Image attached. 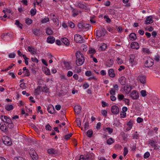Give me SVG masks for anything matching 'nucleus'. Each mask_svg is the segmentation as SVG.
Returning a JSON list of instances; mask_svg holds the SVG:
<instances>
[{"label": "nucleus", "instance_id": "nucleus-25", "mask_svg": "<svg viewBox=\"0 0 160 160\" xmlns=\"http://www.w3.org/2000/svg\"><path fill=\"white\" fill-rule=\"evenodd\" d=\"M61 41L63 43L67 45L68 46L69 44V42L67 38H62L61 39Z\"/></svg>", "mask_w": 160, "mask_h": 160}, {"label": "nucleus", "instance_id": "nucleus-22", "mask_svg": "<svg viewBox=\"0 0 160 160\" xmlns=\"http://www.w3.org/2000/svg\"><path fill=\"white\" fill-rule=\"evenodd\" d=\"M109 76L111 78H114L115 76L114 70L112 69H110L108 71Z\"/></svg>", "mask_w": 160, "mask_h": 160}, {"label": "nucleus", "instance_id": "nucleus-60", "mask_svg": "<svg viewBox=\"0 0 160 160\" xmlns=\"http://www.w3.org/2000/svg\"><path fill=\"white\" fill-rule=\"evenodd\" d=\"M150 155V153L148 152H147L144 154V158H147Z\"/></svg>", "mask_w": 160, "mask_h": 160}, {"label": "nucleus", "instance_id": "nucleus-13", "mask_svg": "<svg viewBox=\"0 0 160 160\" xmlns=\"http://www.w3.org/2000/svg\"><path fill=\"white\" fill-rule=\"evenodd\" d=\"M74 112L76 114H78L81 112L82 108L79 105H76L74 107Z\"/></svg>", "mask_w": 160, "mask_h": 160}, {"label": "nucleus", "instance_id": "nucleus-51", "mask_svg": "<svg viewBox=\"0 0 160 160\" xmlns=\"http://www.w3.org/2000/svg\"><path fill=\"white\" fill-rule=\"evenodd\" d=\"M116 60L117 63L118 64H121L123 62V61L122 60V59L118 57L117 58Z\"/></svg>", "mask_w": 160, "mask_h": 160}, {"label": "nucleus", "instance_id": "nucleus-57", "mask_svg": "<svg viewBox=\"0 0 160 160\" xmlns=\"http://www.w3.org/2000/svg\"><path fill=\"white\" fill-rule=\"evenodd\" d=\"M46 129L48 131H51L52 129V127L50 126V125L49 124H48L46 126Z\"/></svg>", "mask_w": 160, "mask_h": 160}, {"label": "nucleus", "instance_id": "nucleus-11", "mask_svg": "<svg viewBox=\"0 0 160 160\" xmlns=\"http://www.w3.org/2000/svg\"><path fill=\"white\" fill-rule=\"evenodd\" d=\"M0 118L1 120L4 122L7 123V122H9L11 119L9 117L7 116L2 115L0 117Z\"/></svg>", "mask_w": 160, "mask_h": 160}, {"label": "nucleus", "instance_id": "nucleus-42", "mask_svg": "<svg viewBox=\"0 0 160 160\" xmlns=\"http://www.w3.org/2000/svg\"><path fill=\"white\" fill-rule=\"evenodd\" d=\"M157 142H156L152 140H150L149 141V144L152 147L155 146V144Z\"/></svg>", "mask_w": 160, "mask_h": 160}, {"label": "nucleus", "instance_id": "nucleus-7", "mask_svg": "<svg viewBox=\"0 0 160 160\" xmlns=\"http://www.w3.org/2000/svg\"><path fill=\"white\" fill-rule=\"evenodd\" d=\"M123 88L124 91L127 94H129L132 89V86L128 85L124 86Z\"/></svg>", "mask_w": 160, "mask_h": 160}, {"label": "nucleus", "instance_id": "nucleus-28", "mask_svg": "<svg viewBox=\"0 0 160 160\" xmlns=\"http://www.w3.org/2000/svg\"><path fill=\"white\" fill-rule=\"evenodd\" d=\"M83 28L86 29V31H87L89 29L92 28V27L90 24L86 23H83Z\"/></svg>", "mask_w": 160, "mask_h": 160}, {"label": "nucleus", "instance_id": "nucleus-5", "mask_svg": "<svg viewBox=\"0 0 160 160\" xmlns=\"http://www.w3.org/2000/svg\"><path fill=\"white\" fill-rule=\"evenodd\" d=\"M153 64V60L151 59H148L146 61L145 66V67L148 68L152 66Z\"/></svg>", "mask_w": 160, "mask_h": 160}, {"label": "nucleus", "instance_id": "nucleus-46", "mask_svg": "<svg viewBox=\"0 0 160 160\" xmlns=\"http://www.w3.org/2000/svg\"><path fill=\"white\" fill-rule=\"evenodd\" d=\"M142 52L147 53H150V51L149 49L147 48H143L142 50Z\"/></svg>", "mask_w": 160, "mask_h": 160}, {"label": "nucleus", "instance_id": "nucleus-37", "mask_svg": "<svg viewBox=\"0 0 160 160\" xmlns=\"http://www.w3.org/2000/svg\"><path fill=\"white\" fill-rule=\"evenodd\" d=\"M40 86H38L37 88L35 90V93H36L37 94H39L41 92L40 91Z\"/></svg>", "mask_w": 160, "mask_h": 160}, {"label": "nucleus", "instance_id": "nucleus-47", "mask_svg": "<svg viewBox=\"0 0 160 160\" xmlns=\"http://www.w3.org/2000/svg\"><path fill=\"white\" fill-rule=\"evenodd\" d=\"M128 151L127 148L125 147L124 148L123 156H126L128 152Z\"/></svg>", "mask_w": 160, "mask_h": 160}, {"label": "nucleus", "instance_id": "nucleus-36", "mask_svg": "<svg viewBox=\"0 0 160 160\" xmlns=\"http://www.w3.org/2000/svg\"><path fill=\"white\" fill-rule=\"evenodd\" d=\"M44 73L47 75H50V70L46 67L44 68Z\"/></svg>", "mask_w": 160, "mask_h": 160}, {"label": "nucleus", "instance_id": "nucleus-12", "mask_svg": "<svg viewBox=\"0 0 160 160\" xmlns=\"http://www.w3.org/2000/svg\"><path fill=\"white\" fill-rule=\"evenodd\" d=\"M47 109L48 112L51 114H53L55 111L54 107L51 104L49 105L48 106Z\"/></svg>", "mask_w": 160, "mask_h": 160}, {"label": "nucleus", "instance_id": "nucleus-4", "mask_svg": "<svg viewBox=\"0 0 160 160\" xmlns=\"http://www.w3.org/2000/svg\"><path fill=\"white\" fill-rule=\"evenodd\" d=\"M130 95L133 99H137L139 98V94L138 92L136 90H133L130 93Z\"/></svg>", "mask_w": 160, "mask_h": 160}, {"label": "nucleus", "instance_id": "nucleus-63", "mask_svg": "<svg viewBox=\"0 0 160 160\" xmlns=\"http://www.w3.org/2000/svg\"><path fill=\"white\" fill-rule=\"evenodd\" d=\"M85 75L87 76H90L92 75V72L91 71H87L85 72Z\"/></svg>", "mask_w": 160, "mask_h": 160}, {"label": "nucleus", "instance_id": "nucleus-15", "mask_svg": "<svg viewBox=\"0 0 160 160\" xmlns=\"http://www.w3.org/2000/svg\"><path fill=\"white\" fill-rule=\"evenodd\" d=\"M153 20L152 17L151 16H149L146 18V20L145 22V23L146 24H148L152 23Z\"/></svg>", "mask_w": 160, "mask_h": 160}, {"label": "nucleus", "instance_id": "nucleus-44", "mask_svg": "<svg viewBox=\"0 0 160 160\" xmlns=\"http://www.w3.org/2000/svg\"><path fill=\"white\" fill-rule=\"evenodd\" d=\"M140 93L142 97H145L147 95V92L145 90H142L140 91Z\"/></svg>", "mask_w": 160, "mask_h": 160}, {"label": "nucleus", "instance_id": "nucleus-32", "mask_svg": "<svg viewBox=\"0 0 160 160\" xmlns=\"http://www.w3.org/2000/svg\"><path fill=\"white\" fill-rule=\"evenodd\" d=\"M113 63V60L110 59L107 61V65L109 67H111Z\"/></svg>", "mask_w": 160, "mask_h": 160}, {"label": "nucleus", "instance_id": "nucleus-19", "mask_svg": "<svg viewBox=\"0 0 160 160\" xmlns=\"http://www.w3.org/2000/svg\"><path fill=\"white\" fill-rule=\"evenodd\" d=\"M131 47L132 49H138L139 48V45L138 43L136 42H133L131 43Z\"/></svg>", "mask_w": 160, "mask_h": 160}, {"label": "nucleus", "instance_id": "nucleus-33", "mask_svg": "<svg viewBox=\"0 0 160 160\" xmlns=\"http://www.w3.org/2000/svg\"><path fill=\"white\" fill-rule=\"evenodd\" d=\"M35 7V4H34ZM37 10L35 7L34 9H32L30 11V13L31 16H33L35 15L36 13Z\"/></svg>", "mask_w": 160, "mask_h": 160}, {"label": "nucleus", "instance_id": "nucleus-64", "mask_svg": "<svg viewBox=\"0 0 160 160\" xmlns=\"http://www.w3.org/2000/svg\"><path fill=\"white\" fill-rule=\"evenodd\" d=\"M14 160H25V159L21 157H15Z\"/></svg>", "mask_w": 160, "mask_h": 160}, {"label": "nucleus", "instance_id": "nucleus-2", "mask_svg": "<svg viewBox=\"0 0 160 160\" xmlns=\"http://www.w3.org/2000/svg\"><path fill=\"white\" fill-rule=\"evenodd\" d=\"M3 143L8 146L12 144V142L11 141V139L7 136L3 137L2 139Z\"/></svg>", "mask_w": 160, "mask_h": 160}, {"label": "nucleus", "instance_id": "nucleus-38", "mask_svg": "<svg viewBox=\"0 0 160 160\" xmlns=\"http://www.w3.org/2000/svg\"><path fill=\"white\" fill-rule=\"evenodd\" d=\"M46 33L48 35H50L53 34V32L51 29L49 28H48L47 29Z\"/></svg>", "mask_w": 160, "mask_h": 160}, {"label": "nucleus", "instance_id": "nucleus-41", "mask_svg": "<svg viewBox=\"0 0 160 160\" xmlns=\"http://www.w3.org/2000/svg\"><path fill=\"white\" fill-rule=\"evenodd\" d=\"M88 52L90 54H94L96 53V51L94 49L90 48L89 49Z\"/></svg>", "mask_w": 160, "mask_h": 160}, {"label": "nucleus", "instance_id": "nucleus-34", "mask_svg": "<svg viewBox=\"0 0 160 160\" xmlns=\"http://www.w3.org/2000/svg\"><path fill=\"white\" fill-rule=\"evenodd\" d=\"M65 68L68 69H71V67L68 62L64 61L63 62Z\"/></svg>", "mask_w": 160, "mask_h": 160}, {"label": "nucleus", "instance_id": "nucleus-9", "mask_svg": "<svg viewBox=\"0 0 160 160\" xmlns=\"http://www.w3.org/2000/svg\"><path fill=\"white\" fill-rule=\"evenodd\" d=\"M137 78L141 83L144 84L146 83V77L144 75H139Z\"/></svg>", "mask_w": 160, "mask_h": 160}, {"label": "nucleus", "instance_id": "nucleus-54", "mask_svg": "<svg viewBox=\"0 0 160 160\" xmlns=\"http://www.w3.org/2000/svg\"><path fill=\"white\" fill-rule=\"evenodd\" d=\"M72 135V133H70L69 134H67L65 136V139L66 140L69 139Z\"/></svg>", "mask_w": 160, "mask_h": 160}, {"label": "nucleus", "instance_id": "nucleus-24", "mask_svg": "<svg viewBox=\"0 0 160 160\" xmlns=\"http://www.w3.org/2000/svg\"><path fill=\"white\" fill-rule=\"evenodd\" d=\"M92 155L90 153L87 154L84 157L85 160H92Z\"/></svg>", "mask_w": 160, "mask_h": 160}, {"label": "nucleus", "instance_id": "nucleus-31", "mask_svg": "<svg viewBox=\"0 0 160 160\" xmlns=\"http://www.w3.org/2000/svg\"><path fill=\"white\" fill-rule=\"evenodd\" d=\"M10 121L9 122H7L6 123H8V128L10 129H12L13 128L14 124L11 119H10Z\"/></svg>", "mask_w": 160, "mask_h": 160}, {"label": "nucleus", "instance_id": "nucleus-21", "mask_svg": "<svg viewBox=\"0 0 160 160\" xmlns=\"http://www.w3.org/2000/svg\"><path fill=\"white\" fill-rule=\"evenodd\" d=\"M28 51L30 52L31 54H35L36 53L37 50L35 49L34 48L32 47L29 46L28 48Z\"/></svg>", "mask_w": 160, "mask_h": 160}, {"label": "nucleus", "instance_id": "nucleus-18", "mask_svg": "<svg viewBox=\"0 0 160 160\" xmlns=\"http://www.w3.org/2000/svg\"><path fill=\"white\" fill-rule=\"evenodd\" d=\"M33 33L37 36H40L42 34V31L38 29H35L34 30Z\"/></svg>", "mask_w": 160, "mask_h": 160}, {"label": "nucleus", "instance_id": "nucleus-50", "mask_svg": "<svg viewBox=\"0 0 160 160\" xmlns=\"http://www.w3.org/2000/svg\"><path fill=\"white\" fill-rule=\"evenodd\" d=\"M42 91L43 92L47 93L48 92V89L46 87H43L42 88Z\"/></svg>", "mask_w": 160, "mask_h": 160}, {"label": "nucleus", "instance_id": "nucleus-10", "mask_svg": "<svg viewBox=\"0 0 160 160\" xmlns=\"http://www.w3.org/2000/svg\"><path fill=\"white\" fill-rule=\"evenodd\" d=\"M72 13V16L73 17H75L78 15L80 13V11H78L77 9L74 8H73L71 7Z\"/></svg>", "mask_w": 160, "mask_h": 160}, {"label": "nucleus", "instance_id": "nucleus-20", "mask_svg": "<svg viewBox=\"0 0 160 160\" xmlns=\"http://www.w3.org/2000/svg\"><path fill=\"white\" fill-rule=\"evenodd\" d=\"M55 41V39L52 36H49L47 38V42L48 43H53Z\"/></svg>", "mask_w": 160, "mask_h": 160}, {"label": "nucleus", "instance_id": "nucleus-53", "mask_svg": "<svg viewBox=\"0 0 160 160\" xmlns=\"http://www.w3.org/2000/svg\"><path fill=\"white\" fill-rule=\"evenodd\" d=\"M77 126L79 127H80L81 126V121L79 118H77L76 120Z\"/></svg>", "mask_w": 160, "mask_h": 160}, {"label": "nucleus", "instance_id": "nucleus-39", "mask_svg": "<svg viewBox=\"0 0 160 160\" xmlns=\"http://www.w3.org/2000/svg\"><path fill=\"white\" fill-rule=\"evenodd\" d=\"M114 142V140L112 138H109L107 141V143L109 145H111Z\"/></svg>", "mask_w": 160, "mask_h": 160}, {"label": "nucleus", "instance_id": "nucleus-8", "mask_svg": "<svg viewBox=\"0 0 160 160\" xmlns=\"http://www.w3.org/2000/svg\"><path fill=\"white\" fill-rule=\"evenodd\" d=\"M112 112L114 114H118L119 112L118 107L116 105H113L111 107Z\"/></svg>", "mask_w": 160, "mask_h": 160}, {"label": "nucleus", "instance_id": "nucleus-14", "mask_svg": "<svg viewBox=\"0 0 160 160\" xmlns=\"http://www.w3.org/2000/svg\"><path fill=\"white\" fill-rule=\"evenodd\" d=\"M119 81L122 85H125L126 84V79L124 77L122 76L118 79Z\"/></svg>", "mask_w": 160, "mask_h": 160}, {"label": "nucleus", "instance_id": "nucleus-23", "mask_svg": "<svg viewBox=\"0 0 160 160\" xmlns=\"http://www.w3.org/2000/svg\"><path fill=\"white\" fill-rule=\"evenodd\" d=\"M48 152L50 154H56L58 153L57 150H55L53 148H50L48 149Z\"/></svg>", "mask_w": 160, "mask_h": 160}, {"label": "nucleus", "instance_id": "nucleus-27", "mask_svg": "<svg viewBox=\"0 0 160 160\" xmlns=\"http://www.w3.org/2000/svg\"><path fill=\"white\" fill-rule=\"evenodd\" d=\"M129 38L131 40L133 41L136 39L137 37L136 34L134 33H131L129 35Z\"/></svg>", "mask_w": 160, "mask_h": 160}, {"label": "nucleus", "instance_id": "nucleus-43", "mask_svg": "<svg viewBox=\"0 0 160 160\" xmlns=\"http://www.w3.org/2000/svg\"><path fill=\"white\" fill-rule=\"evenodd\" d=\"M100 48H101V51H104L107 48L106 45L105 43H103L100 46Z\"/></svg>", "mask_w": 160, "mask_h": 160}, {"label": "nucleus", "instance_id": "nucleus-1", "mask_svg": "<svg viewBox=\"0 0 160 160\" xmlns=\"http://www.w3.org/2000/svg\"><path fill=\"white\" fill-rule=\"evenodd\" d=\"M76 63L78 66H80L82 65L85 61L84 55L80 51H78L76 53Z\"/></svg>", "mask_w": 160, "mask_h": 160}, {"label": "nucleus", "instance_id": "nucleus-16", "mask_svg": "<svg viewBox=\"0 0 160 160\" xmlns=\"http://www.w3.org/2000/svg\"><path fill=\"white\" fill-rule=\"evenodd\" d=\"M76 4L77 6L78 7L80 8L83 9H86V6L85 5L82 3L81 2H77Z\"/></svg>", "mask_w": 160, "mask_h": 160}, {"label": "nucleus", "instance_id": "nucleus-26", "mask_svg": "<svg viewBox=\"0 0 160 160\" xmlns=\"http://www.w3.org/2000/svg\"><path fill=\"white\" fill-rule=\"evenodd\" d=\"M130 59H129V62L132 63L135 62V56L134 54H131L130 56Z\"/></svg>", "mask_w": 160, "mask_h": 160}, {"label": "nucleus", "instance_id": "nucleus-56", "mask_svg": "<svg viewBox=\"0 0 160 160\" xmlns=\"http://www.w3.org/2000/svg\"><path fill=\"white\" fill-rule=\"evenodd\" d=\"M49 21V19L48 18H45L41 21L42 23H45Z\"/></svg>", "mask_w": 160, "mask_h": 160}, {"label": "nucleus", "instance_id": "nucleus-29", "mask_svg": "<svg viewBox=\"0 0 160 160\" xmlns=\"http://www.w3.org/2000/svg\"><path fill=\"white\" fill-rule=\"evenodd\" d=\"M96 37L97 38H99L102 36H103V34L102 33L101 31L97 29L96 30Z\"/></svg>", "mask_w": 160, "mask_h": 160}, {"label": "nucleus", "instance_id": "nucleus-45", "mask_svg": "<svg viewBox=\"0 0 160 160\" xmlns=\"http://www.w3.org/2000/svg\"><path fill=\"white\" fill-rule=\"evenodd\" d=\"M32 21L29 18H28L26 19V23L28 25H30L32 23Z\"/></svg>", "mask_w": 160, "mask_h": 160}, {"label": "nucleus", "instance_id": "nucleus-35", "mask_svg": "<svg viewBox=\"0 0 160 160\" xmlns=\"http://www.w3.org/2000/svg\"><path fill=\"white\" fill-rule=\"evenodd\" d=\"M86 134L88 137L91 138L92 137L93 131L91 130H89L87 132Z\"/></svg>", "mask_w": 160, "mask_h": 160}, {"label": "nucleus", "instance_id": "nucleus-61", "mask_svg": "<svg viewBox=\"0 0 160 160\" xmlns=\"http://www.w3.org/2000/svg\"><path fill=\"white\" fill-rule=\"evenodd\" d=\"M68 24L69 25V26L72 28H73L75 27L74 24L72 22H68Z\"/></svg>", "mask_w": 160, "mask_h": 160}, {"label": "nucleus", "instance_id": "nucleus-55", "mask_svg": "<svg viewBox=\"0 0 160 160\" xmlns=\"http://www.w3.org/2000/svg\"><path fill=\"white\" fill-rule=\"evenodd\" d=\"M104 18L106 19V21L107 22H111V20L110 18L108 17V16L105 15L104 16Z\"/></svg>", "mask_w": 160, "mask_h": 160}, {"label": "nucleus", "instance_id": "nucleus-49", "mask_svg": "<svg viewBox=\"0 0 160 160\" xmlns=\"http://www.w3.org/2000/svg\"><path fill=\"white\" fill-rule=\"evenodd\" d=\"M124 95L123 94H118V98L119 100L121 101L124 99Z\"/></svg>", "mask_w": 160, "mask_h": 160}, {"label": "nucleus", "instance_id": "nucleus-17", "mask_svg": "<svg viewBox=\"0 0 160 160\" xmlns=\"http://www.w3.org/2000/svg\"><path fill=\"white\" fill-rule=\"evenodd\" d=\"M0 129L2 132H5L8 131V128L7 126L5 124L1 125H0Z\"/></svg>", "mask_w": 160, "mask_h": 160}, {"label": "nucleus", "instance_id": "nucleus-52", "mask_svg": "<svg viewBox=\"0 0 160 160\" xmlns=\"http://www.w3.org/2000/svg\"><path fill=\"white\" fill-rule=\"evenodd\" d=\"M83 23H82V22H79L78 23V26L79 28L80 29H83Z\"/></svg>", "mask_w": 160, "mask_h": 160}, {"label": "nucleus", "instance_id": "nucleus-3", "mask_svg": "<svg viewBox=\"0 0 160 160\" xmlns=\"http://www.w3.org/2000/svg\"><path fill=\"white\" fill-rule=\"evenodd\" d=\"M74 40L76 42L82 43L83 42V39L82 37L81 36L78 34L75 35Z\"/></svg>", "mask_w": 160, "mask_h": 160}, {"label": "nucleus", "instance_id": "nucleus-40", "mask_svg": "<svg viewBox=\"0 0 160 160\" xmlns=\"http://www.w3.org/2000/svg\"><path fill=\"white\" fill-rule=\"evenodd\" d=\"M52 20L54 22L56 23V24H58V25L59 24L58 20L57 18L55 16V15H53Z\"/></svg>", "mask_w": 160, "mask_h": 160}, {"label": "nucleus", "instance_id": "nucleus-6", "mask_svg": "<svg viewBox=\"0 0 160 160\" xmlns=\"http://www.w3.org/2000/svg\"><path fill=\"white\" fill-rule=\"evenodd\" d=\"M29 153L31 157L32 156H35L34 158L33 157V158H34L33 159V160H38V155L35 150H34L33 149H31L29 151Z\"/></svg>", "mask_w": 160, "mask_h": 160}, {"label": "nucleus", "instance_id": "nucleus-30", "mask_svg": "<svg viewBox=\"0 0 160 160\" xmlns=\"http://www.w3.org/2000/svg\"><path fill=\"white\" fill-rule=\"evenodd\" d=\"M5 108L7 110L10 111L13 109V107L12 105L8 104L6 105Z\"/></svg>", "mask_w": 160, "mask_h": 160}, {"label": "nucleus", "instance_id": "nucleus-62", "mask_svg": "<svg viewBox=\"0 0 160 160\" xmlns=\"http://www.w3.org/2000/svg\"><path fill=\"white\" fill-rule=\"evenodd\" d=\"M101 113L105 117H106L107 116V112L105 110H102L101 111Z\"/></svg>", "mask_w": 160, "mask_h": 160}, {"label": "nucleus", "instance_id": "nucleus-59", "mask_svg": "<svg viewBox=\"0 0 160 160\" xmlns=\"http://www.w3.org/2000/svg\"><path fill=\"white\" fill-rule=\"evenodd\" d=\"M89 126V122H86L84 125V128L86 130L88 128Z\"/></svg>", "mask_w": 160, "mask_h": 160}, {"label": "nucleus", "instance_id": "nucleus-58", "mask_svg": "<svg viewBox=\"0 0 160 160\" xmlns=\"http://www.w3.org/2000/svg\"><path fill=\"white\" fill-rule=\"evenodd\" d=\"M106 130H107L109 134H111L113 132V129L110 128H106Z\"/></svg>", "mask_w": 160, "mask_h": 160}, {"label": "nucleus", "instance_id": "nucleus-48", "mask_svg": "<svg viewBox=\"0 0 160 160\" xmlns=\"http://www.w3.org/2000/svg\"><path fill=\"white\" fill-rule=\"evenodd\" d=\"M110 94L112 95H115L116 93V91L114 88H112L109 91Z\"/></svg>", "mask_w": 160, "mask_h": 160}]
</instances>
